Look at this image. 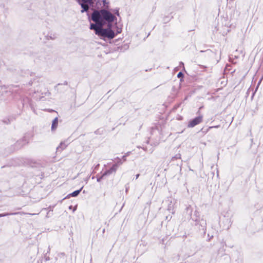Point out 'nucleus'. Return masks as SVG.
Wrapping results in <instances>:
<instances>
[{"instance_id":"obj_6","label":"nucleus","mask_w":263,"mask_h":263,"mask_svg":"<svg viewBox=\"0 0 263 263\" xmlns=\"http://www.w3.org/2000/svg\"><path fill=\"white\" fill-rule=\"evenodd\" d=\"M203 116L199 115L195 118L191 119L187 124V127L192 128L195 127L196 125H198L202 122Z\"/></svg>"},{"instance_id":"obj_4","label":"nucleus","mask_w":263,"mask_h":263,"mask_svg":"<svg viewBox=\"0 0 263 263\" xmlns=\"http://www.w3.org/2000/svg\"><path fill=\"white\" fill-rule=\"evenodd\" d=\"M29 138L30 135L28 133H26L22 139L18 140L15 143L11 146L10 148L11 149V152L18 150L23 146L28 144L29 143Z\"/></svg>"},{"instance_id":"obj_27","label":"nucleus","mask_w":263,"mask_h":263,"mask_svg":"<svg viewBox=\"0 0 263 263\" xmlns=\"http://www.w3.org/2000/svg\"><path fill=\"white\" fill-rule=\"evenodd\" d=\"M170 19H169V17L168 16H165L163 18V21L164 23H166L170 21Z\"/></svg>"},{"instance_id":"obj_46","label":"nucleus","mask_w":263,"mask_h":263,"mask_svg":"<svg viewBox=\"0 0 263 263\" xmlns=\"http://www.w3.org/2000/svg\"><path fill=\"white\" fill-rule=\"evenodd\" d=\"M172 163L173 165H175V164L176 165V162H175V163L174 162L173 163Z\"/></svg>"},{"instance_id":"obj_49","label":"nucleus","mask_w":263,"mask_h":263,"mask_svg":"<svg viewBox=\"0 0 263 263\" xmlns=\"http://www.w3.org/2000/svg\"><path fill=\"white\" fill-rule=\"evenodd\" d=\"M44 173H42V174L41 176H42V177H44Z\"/></svg>"},{"instance_id":"obj_13","label":"nucleus","mask_w":263,"mask_h":263,"mask_svg":"<svg viewBox=\"0 0 263 263\" xmlns=\"http://www.w3.org/2000/svg\"><path fill=\"white\" fill-rule=\"evenodd\" d=\"M62 85H68V82L66 81H65L63 83H58L55 86V89H57V91L60 93H63L65 91L67 90V89H61L60 88H59L60 86H61Z\"/></svg>"},{"instance_id":"obj_52","label":"nucleus","mask_w":263,"mask_h":263,"mask_svg":"<svg viewBox=\"0 0 263 263\" xmlns=\"http://www.w3.org/2000/svg\"><path fill=\"white\" fill-rule=\"evenodd\" d=\"M228 247H230V248H232V247H233V246H229Z\"/></svg>"},{"instance_id":"obj_44","label":"nucleus","mask_w":263,"mask_h":263,"mask_svg":"<svg viewBox=\"0 0 263 263\" xmlns=\"http://www.w3.org/2000/svg\"><path fill=\"white\" fill-rule=\"evenodd\" d=\"M99 166V164H97L96 167H95V168L97 169L98 167Z\"/></svg>"},{"instance_id":"obj_18","label":"nucleus","mask_w":263,"mask_h":263,"mask_svg":"<svg viewBox=\"0 0 263 263\" xmlns=\"http://www.w3.org/2000/svg\"><path fill=\"white\" fill-rule=\"evenodd\" d=\"M123 161L121 159L117 157V160L115 162V163H114L113 165H116L117 166V169L118 168V167L123 163Z\"/></svg>"},{"instance_id":"obj_12","label":"nucleus","mask_w":263,"mask_h":263,"mask_svg":"<svg viewBox=\"0 0 263 263\" xmlns=\"http://www.w3.org/2000/svg\"><path fill=\"white\" fill-rule=\"evenodd\" d=\"M59 118L56 117L52 121L51 130L52 132L55 131L58 126Z\"/></svg>"},{"instance_id":"obj_16","label":"nucleus","mask_w":263,"mask_h":263,"mask_svg":"<svg viewBox=\"0 0 263 263\" xmlns=\"http://www.w3.org/2000/svg\"><path fill=\"white\" fill-rule=\"evenodd\" d=\"M184 73L182 71H180L177 75L178 78L180 79V83L184 81Z\"/></svg>"},{"instance_id":"obj_40","label":"nucleus","mask_w":263,"mask_h":263,"mask_svg":"<svg viewBox=\"0 0 263 263\" xmlns=\"http://www.w3.org/2000/svg\"><path fill=\"white\" fill-rule=\"evenodd\" d=\"M179 120H181L183 119V117L182 116H179V117L178 119Z\"/></svg>"},{"instance_id":"obj_30","label":"nucleus","mask_w":263,"mask_h":263,"mask_svg":"<svg viewBox=\"0 0 263 263\" xmlns=\"http://www.w3.org/2000/svg\"><path fill=\"white\" fill-rule=\"evenodd\" d=\"M69 209H73V212H74L77 209V207H73L72 205H71L69 206Z\"/></svg>"},{"instance_id":"obj_54","label":"nucleus","mask_w":263,"mask_h":263,"mask_svg":"<svg viewBox=\"0 0 263 263\" xmlns=\"http://www.w3.org/2000/svg\"><path fill=\"white\" fill-rule=\"evenodd\" d=\"M94 178H95V177H94V176H93V177H92V179H94Z\"/></svg>"},{"instance_id":"obj_20","label":"nucleus","mask_w":263,"mask_h":263,"mask_svg":"<svg viewBox=\"0 0 263 263\" xmlns=\"http://www.w3.org/2000/svg\"><path fill=\"white\" fill-rule=\"evenodd\" d=\"M212 127H209L206 129H204V128L203 127L199 131V132H201L203 134H205L209 131L210 129H212Z\"/></svg>"},{"instance_id":"obj_34","label":"nucleus","mask_w":263,"mask_h":263,"mask_svg":"<svg viewBox=\"0 0 263 263\" xmlns=\"http://www.w3.org/2000/svg\"><path fill=\"white\" fill-rule=\"evenodd\" d=\"M208 241H210L212 238H213V235H211V236H210V234H208Z\"/></svg>"},{"instance_id":"obj_45","label":"nucleus","mask_w":263,"mask_h":263,"mask_svg":"<svg viewBox=\"0 0 263 263\" xmlns=\"http://www.w3.org/2000/svg\"><path fill=\"white\" fill-rule=\"evenodd\" d=\"M254 94H255V92H254L253 93H252V95L251 96V98H252L253 97V96H254Z\"/></svg>"},{"instance_id":"obj_37","label":"nucleus","mask_w":263,"mask_h":263,"mask_svg":"<svg viewBox=\"0 0 263 263\" xmlns=\"http://www.w3.org/2000/svg\"><path fill=\"white\" fill-rule=\"evenodd\" d=\"M172 206H173V205H172V204H170L168 205V209H168V210H169V211H171V208H172Z\"/></svg>"},{"instance_id":"obj_7","label":"nucleus","mask_w":263,"mask_h":263,"mask_svg":"<svg viewBox=\"0 0 263 263\" xmlns=\"http://www.w3.org/2000/svg\"><path fill=\"white\" fill-rule=\"evenodd\" d=\"M21 114V112H20L18 114H12L11 115H9L7 117H6L5 118H4L2 120V122L6 124H10L11 122L15 121L16 118Z\"/></svg>"},{"instance_id":"obj_17","label":"nucleus","mask_w":263,"mask_h":263,"mask_svg":"<svg viewBox=\"0 0 263 263\" xmlns=\"http://www.w3.org/2000/svg\"><path fill=\"white\" fill-rule=\"evenodd\" d=\"M18 213V212H15V213L7 212V213H1V214H0V218L9 216V215H16V214H17Z\"/></svg>"},{"instance_id":"obj_1","label":"nucleus","mask_w":263,"mask_h":263,"mask_svg":"<svg viewBox=\"0 0 263 263\" xmlns=\"http://www.w3.org/2000/svg\"><path fill=\"white\" fill-rule=\"evenodd\" d=\"M88 16V20L90 22L89 28L96 27L112 26V23L117 24V18L110 12L105 9L101 10H95L92 13L91 15H89L88 10L85 12Z\"/></svg>"},{"instance_id":"obj_47","label":"nucleus","mask_w":263,"mask_h":263,"mask_svg":"<svg viewBox=\"0 0 263 263\" xmlns=\"http://www.w3.org/2000/svg\"><path fill=\"white\" fill-rule=\"evenodd\" d=\"M129 152H128V153H126V154L125 155H126V156H128L129 155Z\"/></svg>"},{"instance_id":"obj_53","label":"nucleus","mask_w":263,"mask_h":263,"mask_svg":"<svg viewBox=\"0 0 263 263\" xmlns=\"http://www.w3.org/2000/svg\"><path fill=\"white\" fill-rule=\"evenodd\" d=\"M193 30H189V32H191V31H193Z\"/></svg>"},{"instance_id":"obj_10","label":"nucleus","mask_w":263,"mask_h":263,"mask_svg":"<svg viewBox=\"0 0 263 263\" xmlns=\"http://www.w3.org/2000/svg\"><path fill=\"white\" fill-rule=\"evenodd\" d=\"M117 171V166L116 165H112V166L108 169H106L103 173V176H108L112 174L113 172H116Z\"/></svg>"},{"instance_id":"obj_14","label":"nucleus","mask_w":263,"mask_h":263,"mask_svg":"<svg viewBox=\"0 0 263 263\" xmlns=\"http://www.w3.org/2000/svg\"><path fill=\"white\" fill-rule=\"evenodd\" d=\"M67 147V145L64 141L61 142L59 145L57 147V153H61L63 150L65 149Z\"/></svg>"},{"instance_id":"obj_11","label":"nucleus","mask_w":263,"mask_h":263,"mask_svg":"<svg viewBox=\"0 0 263 263\" xmlns=\"http://www.w3.org/2000/svg\"><path fill=\"white\" fill-rule=\"evenodd\" d=\"M220 243H221V247L218 250V254H219L221 256H223V255H226V253H225L226 249L224 248V246L227 247L228 246L227 245L226 242H224L223 241V240H222V241L220 242Z\"/></svg>"},{"instance_id":"obj_43","label":"nucleus","mask_w":263,"mask_h":263,"mask_svg":"<svg viewBox=\"0 0 263 263\" xmlns=\"http://www.w3.org/2000/svg\"><path fill=\"white\" fill-rule=\"evenodd\" d=\"M180 65H182L184 66V63L182 62H180Z\"/></svg>"},{"instance_id":"obj_26","label":"nucleus","mask_w":263,"mask_h":263,"mask_svg":"<svg viewBox=\"0 0 263 263\" xmlns=\"http://www.w3.org/2000/svg\"><path fill=\"white\" fill-rule=\"evenodd\" d=\"M38 83V81H36V79H33V80H31L28 83L29 86H31L33 83Z\"/></svg>"},{"instance_id":"obj_24","label":"nucleus","mask_w":263,"mask_h":263,"mask_svg":"<svg viewBox=\"0 0 263 263\" xmlns=\"http://www.w3.org/2000/svg\"><path fill=\"white\" fill-rule=\"evenodd\" d=\"M111 10L115 13L116 15L118 16L120 15L119 8H116L115 9H111Z\"/></svg>"},{"instance_id":"obj_22","label":"nucleus","mask_w":263,"mask_h":263,"mask_svg":"<svg viewBox=\"0 0 263 263\" xmlns=\"http://www.w3.org/2000/svg\"><path fill=\"white\" fill-rule=\"evenodd\" d=\"M56 204H54V205H50L47 208H45V210H48V212L47 213V214H49V212L50 211H52L53 210V208H54V206H55Z\"/></svg>"},{"instance_id":"obj_48","label":"nucleus","mask_w":263,"mask_h":263,"mask_svg":"<svg viewBox=\"0 0 263 263\" xmlns=\"http://www.w3.org/2000/svg\"><path fill=\"white\" fill-rule=\"evenodd\" d=\"M219 176L218 172H217V177H218Z\"/></svg>"},{"instance_id":"obj_39","label":"nucleus","mask_w":263,"mask_h":263,"mask_svg":"<svg viewBox=\"0 0 263 263\" xmlns=\"http://www.w3.org/2000/svg\"><path fill=\"white\" fill-rule=\"evenodd\" d=\"M139 176H140V174H137L136 175L135 179L137 180L138 178V177H139Z\"/></svg>"},{"instance_id":"obj_3","label":"nucleus","mask_w":263,"mask_h":263,"mask_svg":"<svg viewBox=\"0 0 263 263\" xmlns=\"http://www.w3.org/2000/svg\"><path fill=\"white\" fill-rule=\"evenodd\" d=\"M112 26H107V28H103V26L96 27L95 28H89L91 30H93L95 34L98 35L100 39L106 41L107 40H110L114 39L116 35L121 32L118 31L115 33L111 28Z\"/></svg>"},{"instance_id":"obj_15","label":"nucleus","mask_w":263,"mask_h":263,"mask_svg":"<svg viewBox=\"0 0 263 263\" xmlns=\"http://www.w3.org/2000/svg\"><path fill=\"white\" fill-rule=\"evenodd\" d=\"M45 37L47 40H54L57 38V35L55 33L52 34L49 32L48 34L45 36Z\"/></svg>"},{"instance_id":"obj_19","label":"nucleus","mask_w":263,"mask_h":263,"mask_svg":"<svg viewBox=\"0 0 263 263\" xmlns=\"http://www.w3.org/2000/svg\"><path fill=\"white\" fill-rule=\"evenodd\" d=\"M128 48H129V45L127 44H125L123 46L118 47V48L119 49H120L121 51H122L123 49V51L126 50L128 49Z\"/></svg>"},{"instance_id":"obj_33","label":"nucleus","mask_w":263,"mask_h":263,"mask_svg":"<svg viewBox=\"0 0 263 263\" xmlns=\"http://www.w3.org/2000/svg\"><path fill=\"white\" fill-rule=\"evenodd\" d=\"M102 3H103L104 5H108L109 4V2H107L106 0H102Z\"/></svg>"},{"instance_id":"obj_32","label":"nucleus","mask_w":263,"mask_h":263,"mask_svg":"<svg viewBox=\"0 0 263 263\" xmlns=\"http://www.w3.org/2000/svg\"><path fill=\"white\" fill-rule=\"evenodd\" d=\"M181 104V103H179V104H176L174 106V109H177L178 107H179L180 105Z\"/></svg>"},{"instance_id":"obj_29","label":"nucleus","mask_w":263,"mask_h":263,"mask_svg":"<svg viewBox=\"0 0 263 263\" xmlns=\"http://www.w3.org/2000/svg\"><path fill=\"white\" fill-rule=\"evenodd\" d=\"M200 52H207V53H212V50H210V49H208V50H201Z\"/></svg>"},{"instance_id":"obj_8","label":"nucleus","mask_w":263,"mask_h":263,"mask_svg":"<svg viewBox=\"0 0 263 263\" xmlns=\"http://www.w3.org/2000/svg\"><path fill=\"white\" fill-rule=\"evenodd\" d=\"M175 161H177L176 165L177 166H179L180 170H181L182 160H181V155L180 154H177L175 156L173 157L171 159L170 163H173Z\"/></svg>"},{"instance_id":"obj_21","label":"nucleus","mask_w":263,"mask_h":263,"mask_svg":"<svg viewBox=\"0 0 263 263\" xmlns=\"http://www.w3.org/2000/svg\"><path fill=\"white\" fill-rule=\"evenodd\" d=\"M177 93H178V90H177V88L175 86H173L172 88V93L173 95L176 96Z\"/></svg>"},{"instance_id":"obj_23","label":"nucleus","mask_w":263,"mask_h":263,"mask_svg":"<svg viewBox=\"0 0 263 263\" xmlns=\"http://www.w3.org/2000/svg\"><path fill=\"white\" fill-rule=\"evenodd\" d=\"M105 176H103V173L102 174V175L100 176H99L98 175L96 176L97 178V181L98 182H100L101 181V180L103 179L104 177Z\"/></svg>"},{"instance_id":"obj_9","label":"nucleus","mask_w":263,"mask_h":263,"mask_svg":"<svg viewBox=\"0 0 263 263\" xmlns=\"http://www.w3.org/2000/svg\"><path fill=\"white\" fill-rule=\"evenodd\" d=\"M83 188V186L81 187L80 189L76 190V191H73V192L68 194L65 197H64L63 199H62L60 201V202H62L64 199H68L71 197H77L80 194L81 192L82 191Z\"/></svg>"},{"instance_id":"obj_28","label":"nucleus","mask_w":263,"mask_h":263,"mask_svg":"<svg viewBox=\"0 0 263 263\" xmlns=\"http://www.w3.org/2000/svg\"><path fill=\"white\" fill-rule=\"evenodd\" d=\"M47 253H46L44 254V259L45 261H49L50 259V257L47 255Z\"/></svg>"},{"instance_id":"obj_5","label":"nucleus","mask_w":263,"mask_h":263,"mask_svg":"<svg viewBox=\"0 0 263 263\" xmlns=\"http://www.w3.org/2000/svg\"><path fill=\"white\" fill-rule=\"evenodd\" d=\"M81 6L82 13L87 12L90 7H93L96 0H75Z\"/></svg>"},{"instance_id":"obj_38","label":"nucleus","mask_w":263,"mask_h":263,"mask_svg":"<svg viewBox=\"0 0 263 263\" xmlns=\"http://www.w3.org/2000/svg\"><path fill=\"white\" fill-rule=\"evenodd\" d=\"M49 112H56L55 110H53L52 109H48Z\"/></svg>"},{"instance_id":"obj_42","label":"nucleus","mask_w":263,"mask_h":263,"mask_svg":"<svg viewBox=\"0 0 263 263\" xmlns=\"http://www.w3.org/2000/svg\"><path fill=\"white\" fill-rule=\"evenodd\" d=\"M50 247L49 246V247H48V251H47V253H49V252H50Z\"/></svg>"},{"instance_id":"obj_2","label":"nucleus","mask_w":263,"mask_h":263,"mask_svg":"<svg viewBox=\"0 0 263 263\" xmlns=\"http://www.w3.org/2000/svg\"><path fill=\"white\" fill-rule=\"evenodd\" d=\"M185 210L186 213L190 215L191 219L195 222V226L197 227L201 234L204 236L206 231V221L203 218V216H201L199 212L196 210L193 214V209L190 205L187 206Z\"/></svg>"},{"instance_id":"obj_31","label":"nucleus","mask_w":263,"mask_h":263,"mask_svg":"<svg viewBox=\"0 0 263 263\" xmlns=\"http://www.w3.org/2000/svg\"><path fill=\"white\" fill-rule=\"evenodd\" d=\"M158 263H166V262L163 258H160L159 259Z\"/></svg>"},{"instance_id":"obj_25","label":"nucleus","mask_w":263,"mask_h":263,"mask_svg":"<svg viewBox=\"0 0 263 263\" xmlns=\"http://www.w3.org/2000/svg\"><path fill=\"white\" fill-rule=\"evenodd\" d=\"M103 129L99 128L95 132V134L96 135H102L103 134Z\"/></svg>"},{"instance_id":"obj_35","label":"nucleus","mask_w":263,"mask_h":263,"mask_svg":"<svg viewBox=\"0 0 263 263\" xmlns=\"http://www.w3.org/2000/svg\"><path fill=\"white\" fill-rule=\"evenodd\" d=\"M126 155H124L122 156V160L123 161V162H124L126 161Z\"/></svg>"},{"instance_id":"obj_36","label":"nucleus","mask_w":263,"mask_h":263,"mask_svg":"<svg viewBox=\"0 0 263 263\" xmlns=\"http://www.w3.org/2000/svg\"><path fill=\"white\" fill-rule=\"evenodd\" d=\"M211 127H212V128H217L220 127V125H215V126H211Z\"/></svg>"},{"instance_id":"obj_51","label":"nucleus","mask_w":263,"mask_h":263,"mask_svg":"<svg viewBox=\"0 0 263 263\" xmlns=\"http://www.w3.org/2000/svg\"><path fill=\"white\" fill-rule=\"evenodd\" d=\"M212 174L213 175V176L214 175V173H212Z\"/></svg>"},{"instance_id":"obj_41","label":"nucleus","mask_w":263,"mask_h":263,"mask_svg":"<svg viewBox=\"0 0 263 263\" xmlns=\"http://www.w3.org/2000/svg\"><path fill=\"white\" fill-rule=\"evenodd\" d=\"M9 166V165H4V166H2L1 167H2V168H4V167H5Z\"/></svg>"},{"instance_id":"obj_50","label":"nucleus","mask_w":263,"mask_h":263,"mask_svg":"<svg viewBox=\"0 0 263 263\" xmlns=\"http://www.w3.org/2000/svg\"><path fill=\"white\" fill-rule=\"evenodd\" d=\"M128 191V189L127 188H126V190H125V192H127Z\"/></svg>"}]
</instances>
